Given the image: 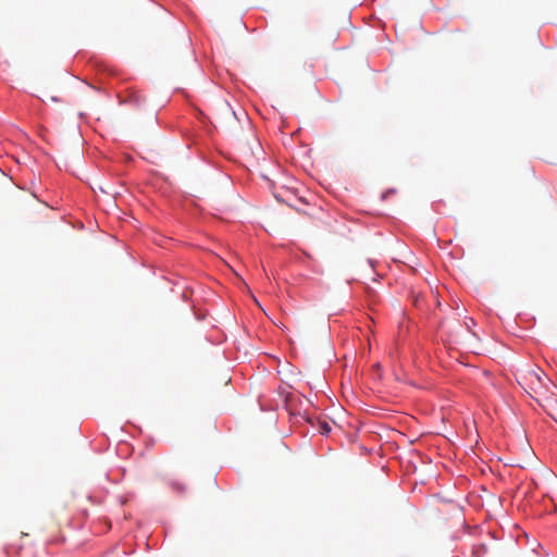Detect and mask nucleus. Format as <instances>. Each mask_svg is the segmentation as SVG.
Masks as SVG:
<instances>
[{
    "mask_svg": "<svg viewBox=\"0 0 557 557\" xmlns=\"http://www.w3.org/2000/svg\"><path fill=\"white\" fill-rule=\"evenodd\" d=\"M181 298H182V300H183V301H185V302L189 301V295L187 294V292H186V290H184V292L182 293Z\"/></svg>",
    "mask_w": 557,
    "mask_h": 557,
    "instance_id": "6",
    "label": "nucleus"
},
{
    "mask_svg": "<svg viewBox=\"0 0 557 557\" xmlns=\"http://www.w3.org/2000/svg\"><path fill=\"white\" fill-rule=\"evenodd\" d=\"M199 114H200L199 119H200L201 123L205 124L206 121L208 120V117L203 114V112H200Z\"/></svg>",
    "mask_w": 557,
    "mask_h": 557,
    "instance_id": "8",
    "label": "nucleus"
},
{
    "mask_svg": "<svg viewBox=\"0 0 557 557\" xmlns=\"http://www.w3.org/2000/svg\"><path fill=\"white\" fill-rule=\"evenodd\" d=\"M487 553L485 544H478L472 547V557H483Z\"/></svg>",
    "mask_w": 557,
    "mask_h": 557,
    "instance_id": "2",
    "label": "nucleus"
},
{
    "mask_svg": "<svg viewBox=\"0 0 557 557\" xmlns=\"http://www.w3.org/2000/svg\"><path fill=\"white\" fill-rule=\"evenodd\" d=\"M274 197H275L276 200H278L281 202L284 201V199L282 198L281 194H274Z\"/></svg>",
    "mask_w": 557,
    "mask_h": 557,
    "instance_id": "9",
    "label": "nucleus"
},
{
    "mask_svg": "<svg viewBox=\"0 0 557 557\" xmlns=\"http://www.w3.org/2000/svg\"><path fill=\"white\" fill-rule=\"evenodd\" d=\"M318 430L321 435L327 436L331 433L332 428L330 426V424L326 421L320 420L318 422Z\"/></svg>",
    "mask_w": 557,
    "mask_h": 557,
    "instance_id": "3",
    "label": "nucleus"
},
{
    "mask_svg": "<svg viewBox=\"0 0 557 557\" xmlns=\"http://www.w3.org/2000/svg\"><path fill=\"white\" fill-rule=\"evenodd\" d=\"M292 397H293V395L290 393H288L284 396V401L286 403V405L292 400Z\"/></svg>",
    "mask_w": 557,
    "mask_h": 557,
    "instance_id": "7",
    "label": "nucleus"
},
{
    "mask_svg": "<svg viewBox=\"0 0 557 557\" xmlns=\"http://www.w3.org/2000/svg\"><path fill=\"white\" fill-rule=\"evenodd\" d=\"M395 193V189L391 188V189H387L385 193L382 194V199H386L387 196H391V194H394Z\"/></svg>",
    "mask_w": 557,
    "mask_h": 557,
    "instance_id": "5",
    "label": "nucleus"
},
{
    "mask_svg": "<svg viewBox=\"0 0 557 557\" xmlns=\"http://www.w3.org/2000/svg\"><path fill=\"white\" fill-rule=\"evenodd\" d=\"M368 262H369L370 267H371L372 269H374L375 261H374V260H372V259H368Z\"/></svg>",
    "mask_w": 557,
    "mask_h": 557,
    "instance_id": "10",
    "label": "nucleus"
},
{
    "mask_svg": "<svg viewBox=\"0 0 557 557\" xmlns=\"http://www.w3.org/2000/svg\"><path fill=\"white\" fill-rule=\"evenodd\" d=\"M191 311L194 313V317L197 321H203L207 317V312L206 311H200L196 308V306H191Z\"/></svg>",
    "mask_w": 557,
    "mask_h": 557,
    "instance_id": "4",
    "label": "nucleus"
},
{
    "mask_svg": "<svg viewBox=\"0 0 557 557\" xmlns=\"http://www.w3.org/2000/svg\"><path fill=\"white\" fill-rule=\"evenodd\" d=\"M169 485H170L171 490L177 494H184L186 491L185 484H183L182 482L176 481V480L169 481Z\"/></svg>",
    "mask_w": 557,
    "mask_h": 557,
    "instance_id": "1",
    "label": "nucleus"
}]
</instances>
